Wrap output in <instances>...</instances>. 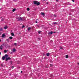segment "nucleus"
<instances>
[{
	"mask_svg": "<svg viewBox=\"0 0 79 79\" xmlns=\"http://www.w3.org/2000/svg\"><path fill=\"white\" fill-rule=\"evenodd\" d=\"M16 19H18V21H24V18L20 17H19L18 18H16Z\"/></svg>",
	"mask_w": 79,
	"mask_h": 79,
	"instance_id": "obj_3",
	"label": "nucleus"
},
{
	"mask_svg": "<svg viewBox=\"0 0 79 79\" xmlns=\"http://www.w3.org/2000/svg\"><path fill=\"white\" fill-rule=\"evenodd\" d=\"M38 39L39 40H41V39L40 38H38Z\"/></svg>",
	"mask_w": 79,
	"mask_h": 79,
	"instance_id": "obj_32",
	"label": "nucleus"
},
{
	"mask_svg": "<svg viewBox=\"0 0 79 79\" xmlns=\"http://www.w3.org/2000/svg\"><path fill=\"white\" fill-rule=\"evenodd\" d=\"M2 30H3V29L2 28H0V31H2Z\"/></svg>",
	"mask_w": 79,
	"mask_h": 79,
	"instance_id": "obj_17",
	"label": "nucleus"
},
{
	"mask_svg": "<svg viewBox=\"0 0 79 79\" xmlns=\"http://www.w3.org/2000/svg\"><path fill=\"white\" fill-rule=\"evenodd\" d=\"M15 11H16V9H13V10H12V11H13V12H14Z\"/></svg>",
	"mask_w": 79,
	"mask_h": 79,
	"instance_id": "obj_10",
	"label": "nucleus"
},
{
	"mask_svg": "<svg viewBox=\"0 0 79 79\" xmlns=\"http://www.w3.org/2000/svg\"><path fill=\"white\" fill-rule=\"evenodd\" d=\"M56 2H58V0H56Z\"/></svg>",
	"mask_w": 79,
	"mask_h": 79,
	"instance_id": "obj_36",
	"label": "nucleus"
},
{
	"mask_svg": "<svg viewBox=\"0 0 79 79\" xmlns=\"http://www.w3.org/2000/svg\"><path fill=\"white\" fill-rule=\"evenodd\" d=\"M72 2H74V0H72Z\"/></svg>",
	"mask_w": 79,
	"mask_h": 79,
	"instance_id": "obj_31",
	"label": "nucleus"
},
{
	"mask_svg": "<svg viewBox=\"0 0 79 79\" xmlns=\"http://www.w3.org/2000/svg\"><path fill=\"white\" fill-rule=\"evenodd\" d=\"M54 17H56V15H54Z\"/></svg>",
	"mask_w": 79,
	"mask_h": 79,
	"instance_id": "obj_30",
	"label": "nucleus"
},
{
	"mask_svg": "<svg viewBox=\"0 0 79 79\" xmlns=\"http://www.w3.org/2000/svg\"><path fill=\"white\" fill-rule=\"evenodd\" d=\"M46 55H47V56H49V55H50V53H47Z\"/></svg>",
	"mask_w": 79,
	"mask_h": 79,
	"instance_id": "obj_13",
	"label": "nucleus"
},
{
	"mask_svg": "<svg viewBox=\"0 0 79 79\" xmlns=\"http://www.w3.org/2000/svg\"><path fill=\"white\" fill-rule=\"evenodd\" d=\"M38 23V22L37 21H36V23Z\"/></svg>",
	"mask_w": 79,
	"mask_h": 79,
	"instance_id": "obj_34",
	"label": "nucleus"
},
{
	"mask_svg": "<svg viewBox=\"0 0 79 79\" xmlns=\"http://www.w3.org/2000/svg\"><path fill=\"white\" fill-rule=\"evenodd\" d=\"M1 66H2V67L3 66V64H1Z\"/></svg>",
	"mask_w": 79,
	"mask_h": 79,
	"instance_id": "obj_28",
	"label": "nucleus"
},
{
	"mask_svg": "<svg viewBox=\"0 0 79 79\" xmlns=\"http://www.w3.org/2000/svg\"><path fill=\"white\" fill-rule=\"evenodd\" d=\"M77 64H78V65H79V63H77Z\"/></svg>",
	"mask_w": 79,
	"mask_h": 79,
	"instance_id": "obj_35",
	"label": "nucleus"
},
{
	"mask_svg": "<svg viewBox=\"0 0 79 79\" xmlns=\"http://www.w3.org/2000/svg\"><path fill=\"white\" fill-rule=\"evenodd\" d=\"M1 42V40L0 39V42Z\"/></svg>",
	"mask_w": 79,
	"mask_h": 79,
	"instance_id": "obj_38",
	"label": "nucleus"
},
{
	"mask_svg": "<svg viewBox=\"0 0 79 79\" xmlns=\"http://www.w3.org/2000/svg\"><path fill=\"white\" fill-rule=\"evenodd\" d=\"M29 8H27V11H29Z\"/></svg>",
	"mask_w": 79,
	"mask_h": 79,
	"instance_id": "obj_22",
	"label": "nucleus"
},
{
	"mask_svg": "<svg viewBox=\"0 0 79 79\" xmlns=\"http://www.w3.org/2000/svg\"><path fill=\"white\" fill-rule=\"evenodd\" d=\"M41 14L42 15H44L45 14H44V13H41Z\"/></svg>",
	"mask_w": 79,
	"mask_h": 79,
	"instance_id": "obj_16",
	"label": "nucleus"
},
{
	"mask_svg": "<svg viewBox=\"0 0 79 79\" xmlns=\"http://www.w3.org/2000/svg\"><path fill=\"white\" fill-rule=\"evenodd\" d=\"M12 52H16V49L15 48H14L13 49V50H12Z\"/></svg>",
	"mask_w": 79,
	"mask_h": 79,
	"instance_id": "obj_9",
	"label": "nucleus"
},
{
	"mask_svg": "<svg viewBox=\"0 0 79 79\" xmlns=\"http://www.w3.org/2000/svg\"><path fill=\"white\" fill-rule=\"evenodd\" d=\"M53 33V32L52 31H51L50 32L48 33V35H50V34H52Z\"/></svg>",
	"mask_w": 79,
	"mask_h": 79,
	"instance_id": "obj_5",
	"label": "nucleus"
},
{
	"mask_svg": "<svg viewBox=\"0 0 79 79\" xmlns=\"http://www.w3.org/2000/svg\"><path fill=\"white\" fill-rule=\"evenodd\" d=\"M9 39H11V40H12V39H13V37H12V36L10 37H9Z\"/></svg>",
	"mask_w": 79,
	"mask_h": 79,
	"instance_id": "obj_12",
	"label": "nucleus"
},
{
	"mask_svg": "<svg viewBox=\"0 0 79 79\" xmlns=\"http://www.w3.org/2000/svg\"><path fill=\"white\" fill-rule=\"evenodd\" d=\"M6 40L7 41V42H9V40L8 39H6Z\"/></svg>",
	"mask_w": 79,
	"mask_h": 79,
	"instance_id": "obj_19",
	"label": "nucleus"
},
{
	"mask_svg": "<svg viewBox=\"0 0 79 79\" xmlns=\"http://www.w3.org/2000/svg\"><path fill=\"white\" fill-rule=\"evenodd\" d=\"M53 66V64H50V66Z\"/></svg>",
	"mask_w": 79,
	"mask_h": 79,
	"instance_id": "obj_29",
	"label": "nucleus"
},
{
	"mask_svg": "<svg viewBox=\"0 0 79 79\" xmlns=\"http://www.w3.org/2000/svg\"><path fill=\"white\" fill-rule=\"evenodd\" d=\"M40 32H41V31H38V33H39V34H40Z\"/></svg>",
	"mask_w": 79,
	"mask_h": 79,
	"instance_id": "obj_25",
	"label": "nucleus"
},
{
	"mask_svg": "<svg viewBox=\"0 0 79 79\" xmlns=\"http://www.w3.org/2000/svg\"><path fill=\"white\" fill-rule=\"evenodd\" d=\"M5 58H6V57H5V56H3L2 58V60H5Z\"/></svg>",
	"mask_w": 79,
	"mask_h": 79,
	"instance_id": "obj_6",
	"label": "nucleus"
},
{
	"mask_svg": "<svg viewBox=\"0 0 79 79\" xmlns=\"http://www.w3.org/2000/svg\"><path fill=\"white\" fill-rule=\"evenodd\" d=\"M24 27H25L24 25H23L22 27V28H24Z\"/></svg>",
	"mask_w": 79,
	"mask_h": 79,
	"instance_id": "obj_23",
	"label": "nucleus"
},
{
	"mask_svg": "<svg viewBox=\"0 0 79 79\" xmlns=\"http://www.w3.org/2000/svg\"><path fill=\"white\" fill-rule=\"evenodd\" d=\"M2 37H5V34H2Z\"/></svg>",
	"mask_w": 79,
	"mask_h": 79,
	"instance_id": "obj_8",
	"label": "nucleus"
},
{
	"mask_svg": "<svg viewBox=\"0 0 79 79\" xmlns=\"http://www.w3.org/2000/svg\"><path fill=\"white\" fill-rule=\"evenodd\" d=\"M4 52L5 53H6V52H7V51H6V50H5Z\"/></svg>",
	"mask_w": 79,
	"mask_h": 79,
	"instance_id": "obj_21",
	"label": "nucleus"
},
{
	"mask_svg": "<svg viewBox=\"0 0 79 79\" xmlns=\"http://www.w3.org/2000/svg\"><path fill=\"white\" fill-rule=\"evenodd\" d=\"M31 29V28L29 27L28 28V31H30V29Z\"/></svg>",
	"mask_w": 79,
	"mask_h": 79,
	"instance_id": "obj_15",
	"label": "nucleus"
},
{
	"mask_svg": "<svg viewBox=\"0 0 79 79\" xmlns=\"http://www.w3.org/2000/svg\"><path fill=\"white\" fill-rule=\"evenodd\" d=\"M3 48H4V45H2L0 46V50H2Z\"/></svg>",
	"mask_w": 79,
	"mask_h": 79,
	"instance_id": "obj_4",
	"label": "nucleus"
},
{
	"mask_svg": "<svg viewBox=\"0 0 79 79\" xmlns=\"http://www.w3.org/2000/svg\"><path fill=\"white\" fill-rule=\"evenodd\" d=\"M0 10H1V9H0Z\"/></svg>",
	"mask_w": 79,
	"mask_h": 79,
	"instance_id": "obj_41",
	"label": "nucleus"
},
{
	"mask_svg": "<svg viewBox=\"0 0 79 79\" xmlns=\"http://www.w3.org/2000/svg\"><path fill=\"white\" fill-rule=\"evenodd\" d=\"M33 2L34 5H37L38 6L40 4V2H37V1H34Z\"/></svg>",
	"mask_w": 79,
	"mask_h": 79,
	"instance_id": "obj_1",
	"label": "nucleus"
},
{
	"mask_svg": "<svg viewBox=\"0 0 79 79\" xmlns=\"http://www.w3.org/2000/svg\"><path fill=\"white\" fill-rule=\"evenodd\" d=\"M1 55V52H0V55Z\"/></svg>",
	"mask_w": 79,
	"mask_h": 79,
	"instance_id": "obj_39",
	"label": "nucleus"
},
{
	"mask_svg": "<svg viewBox=\"0 0 79 79\" xmlns=\"http://www.w3.org/2000/svg\"><path fill=\"white\" fill-rule=\"evenodd\" d=\"M65 56H66V58H68L69 57V56H68V55H66Z\"/></svg>",
	"mask_w": 79,
	"mask_h": 79,
	"instance_id": "obj_11",
	"label": "nucleus"
},
{
	"mask_svg": "<svg viewBox=\"0 0 79 79\" xmlns=\"http://www.w3.org/2000/svg\"><path fill=\"white\" fill-rule=\"evenodd\" d=\"M47 4H48V2H47Z\"/></svg>",
	"mask_w": 79,
	"mask_h": 79,
	"instance_id": "obj_40",
	"label": "nucleus"
},
{
	"mask_svg": "<svg viewBox=\"0 0 79 79\" xmlns=\"http://www.w3.org/2000/svg\"><path fill=\"white\" fill-rule=\"evenodd\" d=\"M5 56L6 57V61H8V60H11V58L9 57H8V55H7V54H5Z\"/></svg>",
	"mask_w": 79,
	"mask_h": 79,
	"instance_id": "obj_2",
	"label": "nucleus"
},
{
	"mask_svg": "<svg viewBox=\"0 0 79 79\" xmlns=\"http://www.w3.org/2000/svg\"><path fill=\"white\" fill-rule=\"evenodd\" d=\"M14 2H17V0H13Z\"/></svg>",
	"mask_w": 79,
	"mask_h": 79,
	"instance_id": "obj_24",
	"label": "nucleus"
},
{
	"mask_svg": "<svg viewBox=\"0 0 79 79\" xmlns=\"http://www.w3.org/2000/svg\"><path fill=\"white\" fill-rule=\"evenodd\" d=\"M8 27L7 26H6L4 27V29H8Z\"/></svg>",
	"mask_w": 79,
	"mask_h": 79,
	"instance_id": "obj_7",
	"label": "nucleus"
},
{
	"mask_svg": "<svg viewBox=\"0 0 79 79\" xmlns=\"http://www.w3.org/2000/svg\"><path fill=\"white\" fill-rule=\"evenodd\" d=\"M21 73H23V71H21Z\"/></svg>",
	"mask_w": 79,
	"mask_h": 79,
	"instance_id": "obj_33",
	"label": "nucleus"
},
{
	"mask_svg": "<svg viewBox=\"0 0 79 79\" xmlns=\"http://www.w3.org/2000/svg\"><path fill=\"white\" fill-rule=\"evenodd\" d=\"M10 75H11V74H10Z\"/></svg>",
	"mask_w": 79,
	"mask_h": 79,
	"instance_id": "obj_42",
	"label": "nucleus"
},
{
	"mask_svg": "<svg viewBox=\"0 0 79 79\" xmlns=\"http://www.w3.org/2000/svg\"><path fill=\"white\" fill-rule=\"evenodd\" d=\"M53 33H56V32H53Z\"/></svg>",
	"mask_w": 79,
	"mask_h": 79,
	"instance_id": "obj_37",
	"label": "nucleus"
},
{
	"mask_svg": "<svg viewBox=\"0 0 79 79\" xmlns=\"http://www.w3.org/2000/svg\"><path fill=\"white\" fill-rule=\"evenodd\" d=\"M16 45H17V43H14V45H15V46H16Z\"/></svg>",
	"mask_w": 79,
	"mask_h": 79,
	"instance_id": "obj_18",
	"label": "nucleus"
},
{
	"mask_svg": "<svg viewBox=\"0 0 79 79\" xmlns=\"http://www.w3.org/2000/svg\"><path fill=\"white\" fill-rule=\"evenodd\" d=\"M53 24H58V23H57L56 22H55V23H54Z\"/></svg>",
	"mask_w": 79,
	"mask_h": 79,
	"instance_id": "obj_20",
	"label": "nucleus"
},
{
	"mask_svg": "<svg viewBox=\"0 0 79 79\" xmlns=\"http://www.w3.org/2000/svg\"><path fill=\"white\" fill-rule=\"evenodd\" d=\"M12 69H13V68H14V66H12Z\"/></svg>",
	"mask_w": 79,
	"mask_h": 79,
	"instance_id": "obj_27",
	"label": "nucleus"
},
{
	"mask_svg": "<svg viewBox=\"0 0 79 79\" xmlns=\"http://www.w3.org/2000/svg\"><path fill=\"white\" fill-rule=\"evenodd\" d=\"M60 49H63V48L61 47H60Z\"/></svg>",
	"mask_w": 79,
	"mask_h": 79,
	"instance_id": "obj_26",
	"label": "nucleus"
},
{
	"mask_svg": "<svg viewBox=\"0 0 79 79\" xmlns=\"http://www.w3.org/2000/svg\"><path fill=\"white\" fill-rule=\"evenodd\" d=\"M11 35H12V36H14V33L13 32H12L11 33Z\"/></svg>",
	"mask_w": 79,
	"mask_h": 79,
	"instance_id": "obj_14",
	"label": "nucleus"
}]
</instances>
